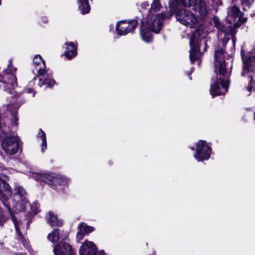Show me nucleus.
<instances>
[{
	"mask_svg": "<svg viewBox=\"0 0 255 255\" xmlns=\"http://www.w3.org/2000/svg\"><path fill=\"white\" fill-rule=\"evenodd\" d=\"M175 15L177 20L180 23L190 28H197L199 24L200 18L195 13L186 10L181 9L175 11Z\"/></svg>",
	"mask_w": 255,
	"mask_h": 255,
	"instance_id": "6",
	"label": "nucleus"
},
{
	"mask_svg": "<svg viewBox=\"0 0 255 255\" xmlns=\"http://www.w3.org/2000/svg\"><path fill=\"white\" fill-rule=\"evenodd\" d=\"M85 234L80 232L79 231L77 233V240L78 242H80V240H82L84 238Z\"/></svg>",
	"mask_w": 255,
	"mask_h": 255,
	"instance_id": "30",
	"label": "nucleus"
},
{
	"mask_svg": "<svg viewBox=\"0 0 255 255\" xmlns=\"http://www.w3.org/2000/svg\"><path fill=\"white\" fill-rule=\"evenodd\" d=\"M214 65L216 77L210 88V94L212 97L224 94L227 92L229 86V77L231 74L227 70L222 48H219L215 51Z\"/></svg>",
	"mask_w": 255,
	"mask_h": 255,
	"instance_id": "1",
	"label": "nucleus"
},
{
	"mask_svg": "<svg viewBox=\"0 0 255 255\" xmlns=\"http://www.w3.org/2000/svg\"><path fill=\"white\" fill-rule=\"evenodd\" d=\"M233 42H234V43L235 42H234V38H233Z\"/></svg>",
	"mask_w": 255,
	"mask_h": 255,
	"instance_id": "37",
	"label": "nucleus"
},
{
	"mask_svg": "<svg viewBox=\"0 0 255 255\" xmlns=\"http://www.w3.org/2000/svg\"><path fill=\"white\" fill-rule=\"evenodd\" d=\"M46 219L47 222L51 226H59L62 224V221L59 220L52 212L48 213Z\"/></svg>",
	"mask_w": 255,
	"mask_h": 255,
	"instance_id": "20",
	"label": "nucleus"
},
{
	"mask_svg": "<svg viewBox=\"0 0 255 255\" xmlns=\"http://www.w3.org/2000/svg\"><path fill=\"white\" fill-rule=\"evenodd\" d=\"M184 6H192L195 14L201 19H203L207 14V5L202 0H188L187 3H184Z\"/></svg>",
	"mask_w": 255,
	"mask_h": 255,
	"instance_id": "10",
	"label": "nucleus"
},
{
	"mask_svg": "<svg viewBox=\"0 0 255 255\" xmlns=\"http://www.w3.org/2000/svg\"><path fill=\"white\" fill-rule=\"evenodd\" d=\"M211 148L205 140H199L196 144V153L194 158L198 161L208 160L211 154Z\"/></svg>",
	"mask_w": 255,
	"mask_h": 255,
	"instance_id": "8",
	"label": "nucleus"
},
{
	"mask_svg": "<svg viewBox=\"0 0 255 255\" xmlns=\"http://www.w3.org/2000/svg\"><path fill=\"white\" fill-rule=\"evenodd\" d=\"M217 4H220V0H218V2H217Z\"/></svg>",
	"mask_w": 255,
	"mask_h": 255,
	"instance_id": "36",
	"label": "nucleus"
},
{
	"mask_svg": "<svg viewBox=\"0 0 255 255\" xmlns=\"http://www.w3.org/2000/svg\"><path fill=\"white\" fill-rule=\"evenodd\" d=\"M31 209L34 214H37L40 211L39 204L36 202L33 203L31 205Z\"/></svg>",
	"mask_w": 255,
	"mask_h": 255,
	"instance_id": "29",
	"label": "nucleus"
},
{
	"mask_svg": "<svg viewBox=\"0 0 255 255\" xmlns=\"http://www.w3.org/2000/svg\"><path fill=\"white\" fill-rule=\"evenodd\" d=\"M96 250V247L93 242L86 241L80 249V255H93Z\"/></svg>",
	"mask_w": 255,
	"mask_h": 255,
	"instance_id": "17",
	"label": "nucleus"
},
{
	"mask_svg": "<svg viewBox=\"0 0 255 255\" xmlns=\"http://www.w3.org/2000/svg\"><path fill=\"white\" fill-rule=\"evenodd\" d=\"M254 0H244V2L249 5L253 2Z\"/></svg>",
	"mask_w": 255,
	"mask_h": 255,
	"instance_id": "32",
	"label": "nucleus"
},
{
	"mask_svg": "<svg viewBox=\"0 0 255 255\" xmlns=\"http://www.w3.org/2000/svg\"><path fill=\"white\" fill-rule=\"evenodd\" d=\"M0 82L2 83L1 86L4 91L8 92L10 94H13V90L17 85L16 78L14 74H4L2 76L0 75Z\"/></svg>",
	"mask_w": 255,
	"mask_h": 255,
	"instance_id": "11",
	"label": "nucleus"
},
{
	"mask_svg": "<svg viewBox=\"0 0 255 255\" xmlns=\"http://www.w3.org/2000/svg\"><path fill=\"white\" fill-rule=\"evenodd\" d=\"M79 9L83 14L88 13L90 10L88 0H77Z\"/></svg>",
	"mask_w": 255,
	"mask_h": 255,
	"instance_id": "21",
	"label": "nucleus"
},
{
	"mask_svg": "<svg viewBox=\"0 0 255 255\" xmlns=\"http://www.w3.org/2000/svg\"><path fill=\"white\" fill-rule=\"evenodd\" d=\"M11 195V191L8 184L0 177V200L4 203L10 199Z\"/></svg>",
	"mask_w": 255,
	"mask_h": 255,
	"instance_id": "14",
	"label": "nucleus"
},
{
	"mask_svg": "<svg viewBox=\"0 0 255 255\" xmlns=\"http://www.w3.org/2000/svg\"><path fill=\"white\" fill-rule=\"evenodd\" d=\"M1 4V0H0V5Z\"/></svg>",
	"mask_w": 255,
	"mask_h": 255,
	"instance_id": "38",
	"label": "nucleus"
},
{
	"mask_svg": "<svg viewBox=\"0 0 255 255\" xmlns=\"http://www.w3.org/2000/svg\"><path fill=\"white\" fill-rule=\"evenodd\" d=\"M32 177L37 180L46 183L49 185H52L54 183H60V184L64 185L67 182L66 179H62L53 173L48 174L33 172L32 173Z\"/></svg>",
	"mask_w": 255,
	"mask_h": 255,
	"instance_id": "9",
	"label": "nucleus"
},
{
	"mask_svg": "<svg viewBox=\"0 0 255 255\" xmlns=\"http://www.w3.org/2000/svg\"><path fill=\"white\" fill-rule=\"evenodd\" d=\"M66 51L65 52V56L69 59L72 58L77 55V46L72 42H67Z\"/></svg>",
	"mask_w": 255,
	"mask_h": 255,
	"instance_id": "18",
	"label": "nucleus"
},
{
	"mask_svg": "<svg viewBox=\"0 0 255 255\" xmlns=\"http://www.w3.org/2000/svg\"><path fill=\"white\" fill-rule=\"evenodd\" d=\"M19 226H20V225H19ZM19 229H20L19 227ZM16 232L17 233V234L18 235L19 240L21 241L23 246L26 248H28V242H27V241L25 239H24L23 238L22 235L19 233V230H18V232H17V231L16 230Z\"/></svg>",
	"mask_w": 255,
	"mask_h": 255,
	"instance_id": "28",
	"label": "nucleus"
},
{
	"mask_svg": "<svg viewBox=\"0 0 255 255\" xmlns=\"http://www.w3.org/2000/svg\"><path fill=\"white\" fill-rule=\"evenodd\" d=\"M161 7L160 0H153L146 17L143 19L141 23V37L142 40L146 42L149 43L152 40V34L150 32L153 31L158 33L161 28L164 18L171 17L169 16V14L166 15L164 13L155 14L160 10Z\"/></svg>",
	"mask_w": 255,
	"mask_h": 255,
	"instance_id": "2",
	"label": "nucleus"
},
{
	"mask_svg": "<svg viewBox=\"0 0 255 255\" xmlns=\"http://www.w3.org/2000/svg\"><path fill=\"white\" fill-rule=\"evenodd\" d=\"M251 56L246 59L243 57L244 62V71H255V47L251 52Z\"/></svg>",
	"mask_w": 255,
	"mask_h": 255,
	"instance_id": "16",
	"label": "nucleus"
},
{
	"mask_svg": "<svg viewBox=\"0 0 255 255\" xmlns=\"http://www.w3.org/2000/svg\"><path fill=\"white\" fill-rule=\"evenodd\" d=\"M38 137L42 140V151H44L47 148L46 137L45 133L41 129L38 134Z\"/></svg>",
	"mask_w": 255,
	"mask_h": 255,
	"instance_id": "26",
	"label": "nucleus"
},
{
	"mask_svg": "<svg viewBox=\"0 0 255 255\" xmlns=\"http://www.w3.org/2000/svg\"><path fill=\"white\" fill-rule=\"evenodd\" d=\"M53 252L55 255H73L71 246L65 242H60L55 246Z\"/></svg>",
	"mask_w": 255,
	"mask_h": 255,
	"instance_id": "15",
	"label": "nucleus"
},
{
	"mask_svg": "<svg viewBox=\"0 0 255 255\" xmlns=\"http://www.w3.org/2000/svg\"><path fill=\"white\" fill-rule=\"evenodd\" d=\"M187 2L185 0H170L169 2L170 7L169 16H172L173 13L175 12L177 7L179 4H182L184 6V3H187Z\"/></svg>",
	"mask_w": 255,
	"mask_h": 255,
	"instance_id": "19",
	"label": "nucleus"
},
{
	"mask_svg": "<svg viewBox=\"0 0 255 255\" xmlns=\"http://www.w3.org/2000/svg\"><path fill=\"white\" fill-rule=\"evenodd\" d=\"M140 6L142 8L146 9L149 6V3L146 1H144L141 4Z\"/></svg>",
	"mask_w": 255,
	"mask_h": 255,
	"instance_id": "31",
	"label": "nucleus"
},
{
	"mask_svg": "<svg viewBox=\"0 0 255 255\" xmlns=\"http://www.w3.org/2000/svg\"><path fill=\"white\" fill-rule=\"evenodd\" d=\"M246 20L247 18L243 17L240 9L235 5L229 7L228 9L226 21L230 24L228 27H226L217 17L214 16L212 18L215 26L226 35H233L235 29L240 27Z\"/></svg>",
	"mask_w": 255,
	"mask_h": 255,
	"instance_id": "3",
	"label": "nucleus"
},
{
	"mask_svg": "<svg viewBox=\"0 0 255 255\" xmlns=\"http://www.w3.org/2000/svg\"><path fill=\"white\" fill-rule=\"evenodd\" d=\"M47 239L52 243H56L59 240V234L58 231L56 229L53 230L51 233L48 234Z\"/></svg>",
	"mask_w": 255,
	"mask_h": 255,
	"instance_id": "25",
	"label": "nucleus"
},
{
	"mask_svg": "<svg viewBox=\"0 0 255 255\" xmlns=\"http://www.w3.org/2000/svg\"><path fill=\"white\" fill-rule=\"evenodd\" d=\"M42 77H40L39 79V85L40 87L42 86L47 84L48 87H52L55 84V81L52 79L45 78L44 75L42 76Z\"/></svg>",
	"mask_w": 255,
	"mask_h": 255,
	"instance_id": "23",
	"label": "nucleus"
},
{
	"mask_svg": "<svg viewBox=\"0 0 255 255\" xmlns=\"http://www.w3.org/2000/svg\"><path fill=\"white\" fill-rule=\"evenodd\" d=\"M15 194L14 196V199H19L25 198L26 192L24 189L21 186H15L14 189Z\"/></svg>",
	"mask_w": 255,
	"mask_h": 255,
	"instance_id": "22",
	"label": "nucleus"
},
{
	"mask_svg": "<svg viewBox=\"0 0 255 255\" xmlns=\"http://www.w3.org/2000/svg\"><path fill=\"white\" fill-rule=\"evenodd\" d=\"M33 92V89H28L27 90H26V92L28 93H32Z\"/></svg>",
	"mask_w": 255,
	"mask_h": 255,
	"instance_id": "33",
	"label": "nucleus"
},
{
	"mask_svg": "<svg viewBox=\"0 0 255 255\" xmlns=\"http://www.w3.org/2000/svg\"><path fill=\"white\" fill-rule=\"evenodd\" d=\"M32 71L35 75L33 80H35L36 77L42 76L46 73L45 62L39 55H36L33 59Z\"/></svg>",
	"mask_w": 255,
	"mask_h": 255,
	"instance_id": "13",
	"label": "nucleus"
},
{
	"mask_svg": "<svg viewBox=\"0 0 255 255\" xmlns=\"http://www.w3.org/2000/svg\"><path fill=\"white\" fill-rule=\"evenodd\" d=\"M14 124L15 125V126H16L17 125L16 122L17 121V118H14Z\"/></svg>",
	"mask_w": 255,
	"mask_h": 255,
	"instance_id": "35",
	"label": "nucleus"
},
{
	"mask_svg": "<svg viewBox=\"0 0 255 255\" xmlns=\"http://www.w3.org/2000/svg\"><path fill=\"white\" fill-rule=\"evenodd\" d=\"M207 31L203 29L201 25L197 30L193 33L190 39L191 51L189 55L191 62L193 63L194 61L197 60L202 55L200 52L201 46L205 49L206 40L204 39L207 34Z\"/></svg>",
	"mask_w": 255,
	"mask_h": 255,
	"instance_id": "4",
	"label": "nucleus"
},
{
	"mask_svg": "<svg viewBox=\"0 0 255 255\" xmlns=\"http://www.w3.org/2000/svg\"><path fill=\"white\" fill-rule=\"evenodd\" d=\"M94 230L95 228L94 227L87 226L84 223H81L79 226V231L85 234L91 233Z\"/></svg>",
	"mask_w": 255,
	"mask_h": 255,
	"instance_id": "24",
	"label": "nucleus"
},
{
	"mask_svg": "<svg viewBox=\"0 0 255 255\" xmlns=\"http://www.w3.org/2000/svg\"><path fill=\"white\" fill-rule=\"evenodd\" d=\"M247 89L248 91L249 92H251L252 91V87L251 86H250V87H248L247 88Z\"/></svg>",
	"mask_w": 255,
	"mask_h": 255,
	"instance_id": "34",
	"label": "nucleus"
},
{
	"mask_svg": "<svg viewBox=\"0 0 255 255\" xmlns=\"http://www.w3.org/2000/svg\"><path fill=\"white\" fill-rule=\"evenodd\" d=\"M137 21L135 20L130 21L122 20L118 22L116 26V31L118 34L126 35L132 32L136 27Z\"/></svg>",
	"mask_w": 255,
	"mask_h": 255,
	"instance_id": "12",
	"label": "nucleus"
},
{
	"mask_svg": "<svg viewBox=\"0 0 255 255\" xmlns=\"http://www.w3.org/2000/svg\"><path fill=\"white\" fill-rule=\"evenodd\" d=\"M19 139L17 136H6L2 140V148L8 155L16 154L19 147Z\"/></svg>",
	"mask_w": 255,
	"mask_h": 255,
	"instance_id": "7",
	"label": "nucleus"
},
{
	"mask_svg": "<svg viewBox=\"0 0 255 255\" xmlns=\"http://www.w3.org/2000/svg\"><path fill=\"white\" fill-rule=\"evenodd\" d=\"M12 61L11 60H9V63L8 65L7 66V68L6 70H5L3 72L4 74H10L11 73L12 74H14L13 73L15 72L16 70V69L15 68H13L12 65H11Z\"/></svg>",
	"mask_w": 255,
	"mask_h": 255,
	"instance_id": "27",
	"label": "nucleus"
},
{
	"mask_svg": "<svg viewBox=\"0 0 255 255\" xmlns=\"http://www.w3.org/2000/svg\"><path fill=\"white\" fill-rule=\"evenodd\" d=\"M3 204L7 207L8 212L10 215L12 220L14 224L15 230L18 232L19 225L20 224V223L16 221L15 217L12 214L11 208L15 212L24 211L26 206L28 205L26 198H21V199H9L8 201H5Z\"/></svg>",
	"mask_w": 255,
	"mask_h": 255,
	"instance_id": "5",
	"label": "nucleus"
}]
</instances>
